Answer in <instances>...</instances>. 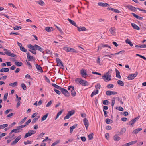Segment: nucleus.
I'll return each instance as SVG.
<instances>
[{"instance_id":"1","label":"nucleus","mask_w":146,"mask_h":146,"mask_svg":"<svg viewBox=\"0 0 146 146\" xmlns=\"http://www.w3.org/2000/svg\"><path fill=\"white\" fill-rule=\"evenodd\" d=\"M3 50L5 51V54L11 57H16L17 56L15 54L10 52L9 50L5 48H4Z\"/></svg>"},{"instance_id":"2","label":"nucleus","mask_w":146,"mask_h":146,"mask_svg":"<svg viewBox=\"0 0 146 146\" xmlns=\"http://www.w3.org/2000/svg\"><path fill=\"white\" fill-rule=\"evenodd\" d=\"M102 78L105 81L107 82V81H109L111 80V75H109L108 72L105 75L102 76Z\"/></svg>"},{"instance_id":"3","label":"nucleus","mask_w":146,"mask_h":146,"mask_svg":"<svg viewBox=\"0 0 146 146\" xmlns=\"http://www.w3.org/2000/svg\"><path fill=\"white\" fill-rule=\"evenodd\" d=\"M74 26H75L77 27V29L79 31H86V29L84 27H78L77 26L75 22L74 21Z\"/></svg>"},{"instance_id":"4","label":"nucleus","mask_w":146,"mask_h":146,"mask_svg":"<svg viewBox=\"0 0 146 146\" xmlns=\"http://www.w3.org/2000/svg\"><path fill=\"white\" fill-rule=\"evenodd\" d=\"M60 90L62 93L66 96H68L70 95L69 92L66 89L61 88Z\"/></svg>"},{"instance_id":"5","label":"nucleus","mask_w":146,"mask_h":146,"mask_svg":"<svg viewBox=\"0 0 146 146\" xmlns=\"http://www.w3.org/2000/svg\"><path fill=\"white\" fill-rule=\"evenodd\" d=\"M138 74L137 72H135V74H133L129 75L127 78L129 80H131L135 78L136 77Z\"/></svg>"},{"instance_id":"6","label":"nucleus","mask_w":146,"mask_h":146,"mask_svg":"<svg viewBox=\"0 0 146 146\" xmlns=\"http://www.w3.org/2000/svg\"><path fill=\"white\" fill-rule=\"evenodd\" d=\"M117 94V92L115 91H107L106 92V94L107 95L110 96L111 95H115Z\"/></svg>"},{"instance_id":"7","label":"nucleus","mask_w":146,"mask_h":146,"mask_svg":"<svg viewBox=\"0 0 146 146\" xmlns=\"http://www.w3.org/2000/svg\"><path fill=\"white\" fill-rule=\"evenodd\" d=\"M73 115V112H72V111H69L66 116L64 117V119L65 120L69 119Z\"/></svg>"},{"instance_id":"8","label":"nucleus","mask_w":146,"mask_h":146,"mask_svg":"<svg viewBox=\"0 0 146 146\" xmlns=\"http://www.w3.org/2000/svg\"><path fill=\"white\" fill-rule=\"evenodd\" d=\"M80 73L82 76L84 78H86L87 75L86 71L84 69H82L80 71Z\"/></svg>"},{"instance_id":"9","label":"nucleus","mask_w":146,"mask_h":146,"mask_svg":"<svg viewBox=\"0 0 146 146\" xmlns=\"http://www.w3.org/2000/svg\"><path fill=\"white\" fill-rule=\"evenodd\" d=\"M139 118V117H137L132 119L129 123L128 124V125H133L136 122L137 120Z\"/></svg>"},{"instance_id":"10","label":"nucleus","mask_w":146,"mask_h":146,"mask_svg":"<svg viewBox=\"0 0 146 146\" xmlns=\"http://www.w3.org/2000/svg\"><path fill=\"white\" fill-rule=\"evenodd\" d=\"M35 50H39L41 52H42L43 53H44V51H43V49L41 48L40 46H38L37 45L35 44Z\"/></svg>"},{"instance_id":"11","label":"nucleus","mask_w":146,"mask_h":146,"mask_svg":"<svg viewBox=\"0 0 146 146\" xmlns=\"http://www.w3.org/2000/svg\"><path fill=\"white\" fill-rule=\"evenodd\" d=\"M83 123L86 129H87L89 126V122L88 120L86 119V118H84L83 119Z\"/></svg>"},{"instance_id":"12","label":"nucleus","mask_w":146,"mask_h":146,"mask_svg":"<svg viewBox=\"0 0 146 146\" xmlns=\"http://www.w3.org/2000/svg\"><path fill=\"white\" fill-rule=\"evenodd\" d=\"M56 61L58 64L59 66L61 65V68H62L64 66L63 65L61 61V60L58 58H57L56 59Z\"/></svg>"},{"instance_id":"13","label":"nucleus","mask_w":146,"mask_h":146,"mask_svg":"<svg viewBox=\"0 0 146 146\" xmlns=\"http://www.w3.org/2000/svg\"><path fill=\"white\" fill-rule=\"evenodd\" d=\"M80 84L83 86H86L88 85V84L87 82L85 80H84L81 79L80 81Z\"/></svg>"},{"instance_id":"14","label":"nucleus","mask_w":146,"mask_h":146,"mask_svg":"<svg viewBox=\"0 0 146 146\" xmlns=\"http://www.w3.org/2000/svg\"><path fill=\"white\" fill-rule=\"evenodd\" d=\"M98 5L102 7H108L110 5L107 3H104L99 2L98 3Z\"/></svg>"},{"instance_id":"15","label":"nucleus","mask_w":146,"mask_h":146,"mask_svg":"<svg viewBox=\"0 0 146 146\" xmlns=\"http://www.w3.org/2000/svg\"><path fill=\"white\" fill-rule=\"evenodd\" d=\"M32 135L31 130H29L28 133H26L24 136V138H26Z\"/></svg>"},{"instance_id":"16","label":"nucleus","mask_w":146,"mask_h":146,"mask_svg":"<svg viewBox=\"0 0 146 146\" xmlns=\"http://www.w3.org/2000/svg\"><path fill=\"white\" fill-rule=\"evenodd\" d=\"M120 137L117 135H115L113 137V139L115 141H118L120 139Z\"/></svg>"},{"instance_id":"17","label":"nucleus","mask_w":146,"mask_h":146,"mask_svg":"<svg viewBox=\"0 0 146 146\" xmlns=\"http://www.w3.org/2000/svg\"><path fill=\"white\" fill-rule=\"evenodd\" d=\"M36 66L37 70H38L40 72H43L42 68L40 65L36 64Z\"/></svg>"},{"instance_id":"18","label":"nucleus","mask_w":146,"mask_h":146,"mask_svg":"<svg viewBox=\"0 0 146 146\" xmlns=\"http://www.w3.org/2000/svg\"><path fill=\"white\" fill-rule=\"evenodd\" d=\"M99 92V91L98 90H94L92 93L91 95V97H92L94 95H95L97 94Z\"/></svg>"},{"instance_id":"19","label":"nucleus","mask_w":146,"mask_h":146,"mask_svg":"<svg viewBox=\"0 0 146 146\" xmlns=\"http://www.w3.org/2000/svg\"><path fill=\"white\" fill-rule=\"evenodd\" d=\"M9 71V69L7 68H3L0 70V72H7Z\"/></svg>"},{"instance_id":"20","label":"nucleus","mask_w":146,"mask_h":146,"mask_svg":"<svg viewBox=\"0 0 146 146\" xmlns=\"http://www.w3.org/2000/svg\"><path fill=\"white\" fill-rule=\"evenodd\" d=\"M142 129L141 128H137L136 129L134 130L133 132L132 133H134L135 134H137L140 131H141Z\"/></svg>"},{"instance_id":"21","label":"nucleus","mask_w":146,"mask_h":146,"mask_svg":"<svg viewBox=\"0 0 146 146\" xmlns=\"http://www.w3.org/2000/svg\"><path fill=\"white\" fill-rule=\"evenodd\" d=\"M45 30L48 32H50L53 30V29L51 27H48L45 28Z\"/></svg>"},{"instance_id":"22","label":"nucleus","mask_w":146,"mask_h":146,"mask_svg":"<svg viewBox=\"0 0 146 146\" xmlns=\"http://www.w3.org/2000/svg\"><path fill=\"white\" fill-rule=\"evenodd\" d=\"M131 25L132 26L134 29L137 30H139L140 29L139 27L135 24L134 23H131Z\"/></svg>"},{"instance_id":"23","label":"nucleus","mask_w":146,"mask_h":146,"mask_svg":"<svg viewBox=\"0 0 146 146\" xmlns=\"http://www.w3.org/2000/svg\"><path fill=\"white\" fill-rule=\"evenodd\" d=\"M35 44L34 46L31 45V44H29L27 45V47L28 48L31 49L33 50H35Z\"/></svg>"},{"instance_id":"24","label":"nucleus","mask_w":146,"mask_h":146,"mask_svg":"<svg viewBox=\"0 0 146 146\" xmlns=\"http://www.w3.org/2000/svg\"><path fill=\"white\" fill-rule=\"evenodd\" d=\"M115 29L114 27H111L110 29V32L111 34L114 35L115 33Z\"/></svg>"},{"instance_id":"25","label":"nucleus","mask_w":146,"mask_h":146,"mask_svg":"<svg viewBox=\"0 0 146 146\" xmlns=\"http://www.w3.org/2000/svg\"><path fill=\"white\" fill-rule=\"evenodd\" d=\"M63 49L67 52H70L71 50H72V48L67 47H64Z\"/></svg>"},{"instance_id":"26","label":"nucleus","mask_w":146,"mask_h":146,"mask_svg":"<svg viewBox=\"0 0 146 146\" xmlns=\"http://www.w3.org/2000/svg\"><path fill=\"white\" fill-rule=\"evenodd\" d=\"M132 14L135 17L138 19L142 20L143 19V17H140L134 13H132Z\"/></svg>"},{"instance_id":"27","label":"nucleus","mask_w":146,"mask_h":146,"mask_svg":"<svg viewBox=\"0 0 146 146\" xmlns=\"http://www.w3.org/2000/svg\"><path fill=\"white\" fill-rule=\"evenodd\" d=\"M68 90L69 91L70 90L71 94L72 96H73V92H72V90H73V86H69L68 88Z\"/></svg>"},{"instance_id":"28","label":"nucleus","mask_w":146,"mask_h":146,"mask_svg":"<svg viewBox=\"0 0 146 146\" xmlns=\"http://www.w3.org/2000/svg\"><path fill=\"white\" fill-rule=\"evenodd\" d=\"M125 42L126 43L129 44L130 46H133V44L129 39H127L125 40Z\"/></svg>"},{"instance_id":"29","label":"nucleus","mask_w":146,"mask_h":146,"mask_svg":"<svg viewBox=\"0 0 146 146\" xmlns=\"http://www.w3.org/2000/svg\"><path fill=\"white\" fill-rule=\"evenodd\" d=\"M15 65L18 66H21L23 65V63L21 62H15Z\"/></svg>"},{"instance_id":"30","label":"nucleus","mask_w":146,"mask_h":146,"mask_svg":"<svg viewBox=\"0 0 146 146\" xmlns=\"http://www.w3.org/2000/svg\"><path fill=\"white\" fill-rule=\"evenodd\" d=\"M125 7V8L126 9H136L135 8L129 5H126Z\"/></svg>"},{"instance_id":"31","label":"nucleus","mask_w":146,"mask_h":146,"mask_svg":"<svg viewBox=\"0 0 146 146\" xmlns=\"http://www.w3.org/2000/svg\"><path fill=\"white\" fill-rule=\"evenodd\" d=\"M52 85L54 87L60 90L61 87L59 86L54 83L52 84Z\"/></svg>"},{"instance_id":"32","label":"nucleus","mask_w":146,"mask_h":146,"mask_svg":"<svg viewBox=\"0 0 146 146\" xmlns=\"http://www.w3.org/2000/svg\"><path fill=\"white\" fill-rule=\"evenodd\" d=\"M48 115V113H46L45 115H44L41 118V120L43 121L46 119Z\"/></svg>"},{"instance_id":"33","label":"nucleus","mask_w":146,"mask_h":146,"mask_svg":"<svg viewBox=\"0 0 146 146\" xmlns=\"http://www.w3.org/2000/svg\"><path fill=\"white\" fill-rule=\"evenodd\" d=\"M101 46L103 47H108L110 48H111L110 46L107 44H101Z\"/></svg>"},{"instance_id":"34","label":"nucleus","mask_w":146,"mask_h":146,"mask_svg":"<svg viewBox=\"0 0 146 146\" xmlns=\"http://www.w3.org/2000/svg\"><path fill=\"white\" fill-rule=\"evenodd\" d=\"M20 131L18 130V129H14L12 130L11 132L9 134H11L15 132V133H17L19 132Z\"/></svg>"},{"instance_id":"35","label":"nucleus","mask_w":146,"mask_h":146,"mask_svg":"<svg viewBox=\"0 0 146 146\" xmlns=\"http://www.w3.org/2000/svg\"><path fill=\"white\" fill-rule=\"evenodd\" d=\"M17 82H15L13 83H11L9 84V86H12L13 87H15L17 86Z\"/></svg>"},{"instance_id":"36","label":"nucleus","mask_w":146,"mask_h":146,"mask_svg":"<svg viewBox=\"0 0 146 146\" xmlns=\"http://www.w3.org/2000/svg\"><path fill=\"white\" fill-rule=\"evenodd\" d=\"M27 57L28 59V60H29L33 58V57L32 56H30V53H27Z\"/></svg>"},{"instance_id":"37","label":"nucleus","mask_w":146,"mask_h":146,"mask_svg":"<svg viewBox=\"0 0 146 146\" xmlns=\"http://www.w3.org/2000/svg\"><path fill=\"white\" fill-rule=\"evenodd\" d=\"M117 83L120 86H123L124 85L123 82L121 80H119L117 82Z\"/></svg>"},{"instance_id":"38","label":"nucleus","mask_w":146,"mask_h":146,"mask_svg":"<svg viewBox=\"0 0 146 146\" xmlns=\"http://www.w3.org/2000/svg\"><path fill=\"white\" fill-rule=\"evenodd\" d=\"M36 2L37 3L39 4L42 6L44 4V2L42 0L37 1Z\"/></svg>"},{"instance_id":"39","label":"nucleus","mask_w":146,"mask_h":146,"mask_svg":"<svg viewBox=\"0 0 146 146\" xmlns=\"http://www.w3.org/2000/svg\"><path fill=\"white\" fill-rule=\"evenodd\" d=\"M8 126L7 124H4L0 125V129H3Z\"/></svg>"},{"instance_id":"40","label":"nucleus","mask_w":146,"mask_h":146,"mask_svg":"<svg viewBox=\"0 0 146 146\" xmlns=\"http://www.w3.org/2000/svg\"><path fill=\"white\" fill-rule=\"evenodd\" d=\"M95 88L97 89H100L101 88L100 84L99 83L97 84L95 86Z\"/></svg>"},{"instance_id":"41","label":"nucleus","mask_w":146,"mask_h":146,"mask_svg":"<svg viewBox=\"0 0 146 146\" xmlns=\"http://www.w3.org/2000/svg\"><path fill=\"white\" fill-rule=\"evenodd\" d=\"M111 121H112L109 118L106 119V122L108 124L111 123Z\"/></svg>"},{"instance_id":"42","label":"nucleus","mask_w":146,"mask_h":146,"mask_svg":"<svg viewBox=\"0 0 146 146\" xmlns=\"http://www.w3.org/2000/svg\"><path fill=\"white\" fill-rule=\"evenodd\" d=\"M93 133H92L88 135V138L89 140L92 139L93 138Z\"/></svg>"},{"instance_id":"43","label":"nucleus","mask_w":146,"mask_h":146,"mask_svg":"<svg viewBox=\"0 0 146 146\" xmlns=\"http://www.w3.org/2000/svg\"><path fill=\"white\" fill-rule=\"evenodd\" d=\"M21 87L23 88L24 90H26L27 89L26 86L25 85L24 83H22L21 84Z\"/></svg>"},{"instance_id":"44","label":"nucleus","mask_w":146,"mask_h":146,"mask_svg":"<svg viewBox=\"0 0 146 146\" xmlns=\"http://www.w3.org/2000/svg\"><path fill=\"white\" fill-rule=\"evenodd\" d=\"M38 118V117L37 118V117H35V118L31 122V123L33 124H34V123H36L37 121Z\"/></svg>"},{"instance_id":"45","label":"nucleus","mask_w":146,"mask_h":146,"mask_svg":"<svg viewBox=\"0 0 146 146\" xmlns=\"http://www.w3.org/2000/svg\"><path fill=\"white\" fill-rule=\"evenodd\" d=\"M27 118V117H25L23 119H22V120L20 122V124L21 125V124H23L24 122L26 120Z\"/></svg>"},{"instance_id":"46","label":"nucleus","mask_w":146,"mask_h":146,"mask_svg":"<svg viewBox=\"0 0 146 146\" xmlns=\"http://www.w3.org/2000/svg\"><path fill=\"white\" fill-rule=\"evenodd\" d=\"M22 27L21 26H15L13 27L14 30H18L21 29Z\"/></svg>"},{"instance_id":"47","label":"nucleus","mask_w":146,"mask_h":146,"mask_svg":"<svg viewBox=\"0 0 146 146\" xmlns=\"http://www.w3.org/2000/svg\"><path fill=\"white\" fill-rule=\"evenodd\" d=\"M8 96V93H5V94L3 98V100L4 101H5L7 98Z\"/></svg>"},{"instance_id":"48","label":"nucleus","mask_w":146,"mask_h":146,"mask_svg":"<svg viewBox=\"0 0 146 146\" xmlns=\"http://www.w3.org/2000/svg\"><path fill=\"white\" fill-rule=\"evenodd\" d=\"M21 138V136L19 135L18 136L17 138L15 139V140L17 142Z\"/></svg>"},{"instance_id":"49","label":"nucleus","mask_w":146,"mask_h":146,"mask_svg":"<svg viewBox=\"0 0 146 146\" xmlns=\"http://www.w3.org/2000/svg\"><path fill=\"white\" fill-rule=\"evenodd\" d=\"M115 98H113L112 100L111 101V106L112 107H113L115 103Z\"/></svg>"},{"instance_id":"50","label":"nucleus","mask_w":146,"mask_h":146,"mask_svg":"<svg viewBox=\"0 0 146 146\" xmlns=\"http://www.w3.org/2000/svg\"><path fill=\"white\" fill-rule=\"evenodd\" d=\"M107 87L109 88H112L114 87V85L112 84H110L107 85Z\"/></svg>"},{"instance_id":"51","label":"nucleus","mask_w":146,"mask_h":146,"mask_svg":"<svg viewBox=\"0 0 146 146\" xmlns=\"http://www.w3.org/2000/svg\"><path fill=\"white\" fill-rule=\"evenodd\" d=\"M113 55V54H108L105 55L104 56V57H108L110 58H112V56Z\"/></svg>"},{"instance_id":"52","label":"nucleus","mask_w":146,"mask_h":146,"mask_svg":"<svg viewBox=\"0 0 146 146\" xmlns=\"http://www.w3.org/2000/svg\"><path fill=\"white\" fill-rule=\"evenodd\" d=\"M20 49L21 51L25 52H26L27 51V50L26 49H25L23 46L21 47Z\"/></svg>"},{"instance_id":"53","label":"nucleus","mask_w":146,"mask_h":146,"mask_svg":"<svg viewBox=\"0 0 146 146\" xmlns=\"http://www.w3.org/2000/svg\"><path fill=\"white\" fill-rule=\"evenodd\" d=\"M10 135L9 136V137H10V138L11 139H13L15 138V137H14L15 135L14 134H9Z\"/></svg>"},{"instance_id":"54","label":"nucleus","mask_w":146,"mask_h":146,"mask_svg":"<svg viewBox=\"0 0 146 146\" xmlns=\"http://www.w3.org/2000/svg\"><path fill=\"white\" fill-rule=\"evenodd\" d=\"M29 60H26V61L27 64L29 65V67H30L31 68H32V66H31V64H30V62H29Z\"/></svg>"},{"instance_id":"55","label":"nucleus","mask_w":146,"mask_h":146,"mask_svg":"<svg viewBox=\"0 0 146 146\" xmlns=\"http://www.w3.org/2000/svg\"><path fill=\"white\" fill-rule=\"evenodd\" d=\"M109 134L108 133H106L105 134V137L108 140L109 138Z\"/></svg>"},{"instance_id":"56","label":"nucleus","mask_w":146,"mask_h":146,"mask_svg":"<svg viewBox=\"0 0 146 146\" xmlns=\"http://www.w3.org/2000/svg\"><path fill=\"white\" fill-rule=\"evenodd\" d=\"M136 55L137 56H139V57H140V58L144 59V60H146V58H145V57L143 56L140 54H136Z\"/></svg>"},{"instance_id":"57","label":"nucleus","mask_w":146,"mask_h":146,"mask_svg":"<svg viewBox=\"0 0 146 146\" xmlns=\"http://www.w3.org/2000/svg\"><path fill=\"white\" fill-rule=\"evenodd\" d=\"M54 90L59 95L60 94V92L59 90L54 88Z\"/></svg>"},{"instance_id":"58","label":"nucleus","mask_w":146,"mask_h":146,"mask_svg":"<svg viewBox=\"0 0 146 146\" xmlns=\"http://www.w3.org/2000/svg\"><path fill=\"white\" fill-rule=\"evenodd\" d=\"M31 141L29 140H27L26 142L25 141L24 142V144L25 145H27V144H31Z\"/></svg>"},{"instance_id":"59","label":"nucleus","mask_w":146,"mask_h":146,"mask_svg":"<svg viewBox=\"0 0 146 146\" xmlns=\"http://www.w3.org/2000/svg\"><path fill=\"white\" fill-rule=\"evenodd\" d=\"M106 129L107 130H110L111 129V127L110 126H107L106 127Z\"/></svg>"},{"instance_id":"60","label":"nucleus","mask_w":146,"mask_h":146,"mask_svg":"<svg viewBox=\"0 0 146 146\" xmlns=\"http://www.w3.org/2000/svg\"><path fill=\"white\" fill-rule=\"evenodd\" d=\"M52 101H50L47 104H46V107H49L50 105H51V104H52Z\"/></svg>"},{"instance_id":"61","label":"nucleus","mask_w":146,"mask_h":146,"mask_svg":"<svg viewBox=\"0 0 146 146\" xmlns=\"http://www.w3.org/2000/svg\"><path fill=\"white\" fill-rule=\"evenodd\" d=\"M108 101L107 100H104L103 101V103L104 105H107L108 104Z\"/></svg>"},{"instance_id":"62","label":"nucleus","mask_w":146,"mask_h":146,"mask_svg":"<svg viewBox=\"0 0 146 146\" xmlns=\"http://www.w3.org/2000/svg\"><path fill=\"white\" fill-rule=\"evenodd\" d=\"M16 101L20 100H21V98L20 97H19L17 94L16 95Z\"/></svg>"},{"instance_id":"63","label":"nucleus","mask_w":146,"mask_h":146,"mask_svg":"<svg viewBox=\"0 0 146 146\" xmlns=\"http://www.w3.org/2000/svg\"><path fill=\"white\" fill-rule=\"evenodd\" d=\"M31 119H29L27 121L25 122V124L26 125H28L31 122Z\"/></svg>"},{"instance_id":"64","label":"nucleus","mask_w":146,"mask_h":146,"mask_svg":"<svg viewBox=\"0 0 146 146\" xmlns=\"http://www.w3.org/2000/svg\"><path fill=\"white\" fill-rule=\"evenodd\" d=\"M81 140L83 142L85 141L86 140V138L84 137H81Z\"/></svg>"}]
</instances>
